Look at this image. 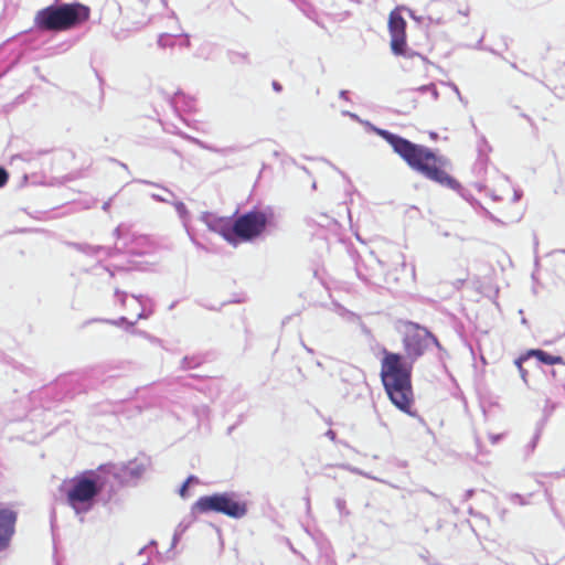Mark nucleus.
<instances>
[{
    "mask_svg": "<svg viewBox=\"0 0 565 565\" xmlns=\"http://www.w3.org/2000/svg\"><path fill=\"white\" fill-rule=\"evenodd\" d=\"M189 380H196V379H200L202 380V384L201 385H193L191 383H185L186 386H191V387H194L195 390L200 391V392H206L209 391L211 393L212 391V386L214 385V381H211L209 380L207 377H202L198 374H189L188 376Z\"/></svg>",
    "mask_w": 565,
    "mask_h": 565,
    "instance_id": "5701e85b",
    "label": "nucleus"
},
{
    "mask_svg": "<svg viewBox=\"0 0 565 565\" xmlns=\"http://www.w3.org/2000/svg\"><path fill=\"white\" fill-rule=\"evenodd\" d=\"M19 370H21L22 372H25L28 373V375H32L33 371L29 367H25L23 365H20V367H18Z\"/></svg>",
    "mask_w": 565,
    "mask_h": 565,
    "instance_id": "338daca9",
    "label": "nucleus"
},
{
    "mask_svg": "<svg viewBox=\"0 0 565 565\" xmlns=\"http://www.w3.org/2000/svg\"><path fill=\"white\" fill-rule=\"evenodd\" d=\"M102 252H104L107 257H115L116 255L119 254H127V244L125 243V241L119 242L117 239L114 246H104V248H102Z\"/></svg>",
    "mask_w": 565,
    "mask_h": 565,
    "instance_id": "4be33fe9",
    "label": "nucleus"
},
{
    "mask_svg": "<svg viewBox=\"0 0 565 565\" xmlns=\"http://www.w3.org/2000/svg\"><path fill=\"white\" fill-rule=\"evenodd\" d=\"M535 449H536V445L534 443L529 441V444L525 447L526 456H530L531 454H533Z\"/></svg>",
    "mask_w": 565,
    "mask_h": 565,
    "instance_id": "864d4df0",
    "label": "nucleus"
},
{
    "mask_svg": "<svg viewBox=\"0 0 565 565\" xmlns=\"http://www.w3.org/2000/svg\"><path fill=\"white\" fill-rule=\"evenodd\" d=\"M171 38L172 35L169 33H161L158 38V45L162 49L172 46Z\"/></svg>",
    "mask_w": 565,
    "mask_h": 565,
    "instance_id": "7c9ffc66",
    "label": "nucleus"
},
{
    "mask_svg": "<svg viewBox=\"0 0 565 565\" xmlns=\"http://www.w3.org/2000/svg\"><path fill=\"white\" fill-rule=\"evenodd\" d=\"M151 198H152V200H154L156 202H163V203H171V202H172V201H170L169 199H166V198H163L162 195L157 194V193H152V194H151Z\"/></svg>",
    "mask_w": 565,
    "mask_h": 565,
    "instance_id": "09e8293b",
    "label": "nucleus"
},
{
    "mask_svg": "<svg viewBox=\"0 0 565 565\" xmlns=\"http://www.w3.org/2000/svg\"><path fill=\"white\" fill-rule=\"evenodd\" d=\"M190 487L191 486L184 480L178 489V494L182 499H188L191 495Z\"/></svg>",
    "mask_w": 565,
    "mask_h": 565,
    "instance_id": "f704fd0d",
    "label": "nucleus"
},
{
    "mask_svg": "<svg viewBox=\"0 0 565 565\" xmlns=\"http://www.w3.org/2000/svg\"><path fill=\"white\" fill-rule=\"evenodd\" d=\"M114 295L115 297L117 298L118 302L120 303V306L122 308L126 307V303H127V298H128V292L119 289V288H115V291H114Z\"/></svg>",
    "mask_w": 565,
    "mask_h": 565,
    "instance_id": "72a5a7b5",
    "label": "nucleus"
},
{
    "mask_svg": "<svg viewBox=\"0 0 565 565\" xmlns=\"http://www.w3.org/2000/svg\"><path fill=\"white\" fill-rule=\"evenodd\" d=\"M100 472L99 477L105 481V486L98 490V502H102L103 505L109 504L118 491L125 486H119L117 481L113 479V476L108 473V471H102V465L95 470Z\"/></svg>",
    "mask_w": 565,
    "mask_h": 565,
    "instance_id": "f8f14e48",
    "label": "nucleus"
},
{
    "mask_svg": "<svg viewBox=\"0 0 565 565\" xmlns=\"http://www.w3.org/2000/svg\"><path fill=\"white\" fill-rule=\"evenodd\" d=\"M114 236L119 242L127 244V254L131 257L149 255L154 250V245L149 235L131 232L128 226L119 224L114 230Z\"/></svg>",
    "mask_w": 565,
    "mask_h": 565,
    "instance_id": "1a4fd4ad",
    "label": "nucleus"
},
{
    "mask_svg": "<svg viewBox=\"0 0 565 565\" xmlns=\"http://www.w3.org/2000/svg\"><path fill=\"white\" fill-rule=\"evenodd\" d=\"M388 31L391 35V49L395 55L406 54V21L399 12L394 9L388 17Z\"/></svg>",
    "mask_w": 565,
    "mask_h": 565,
    "instance_id": "9d476101",
    "label": "nucleus"
},
{
    "mask_svg": "<svg viewBox=\"0 0 565 565\" xmlns=\"http://www.w3.org/2000/svg\"><path fill=\"white\" fill-rule=\"evenodd\" d=\"M393 152L398 154L415 172L435 183L454 190L475 210L480 205L462 184L447 172L451 168V161L441 154L438 149L428 148L422 143H390Z\"/></svg>",
    "mask_w": 565,
    "mask_h": 565,
    "instance_id": "7ed1b4c3",
    "label": "nucleus"
},
{
    "mask_svg": "<svg viewBox=\"0 0 565 565\" xmlns=\"http://www.w3.org/2000/svg\"><path fill=\"white\" fill-rule=\"evenodd\" d=\"M150 465V458L143 456L142 458H134L119 463H103L102 471H108L119 486L137 487Z\"/></svg>",
    "mask_w": 565,
    "mask_h": 565,
    "instance_id": "6e6552de",
    "label": "nucleus"
},
{
    "mask_svg": "<svg viewBox=\"0 0 565 565\" xmlns=\"http://www.w3.org/2000/svg\"><path fill=\"white\" fill-rule=\"evenodd\" d=\"M345 372H353L354 374L358 375V376L353 375V377H359V379L363 374L360 369H356V367H353V366H350V365L347 367V370H342L341 374L343 375Z\"/></svg>",
    "mask_w": 565,
    "mask_h": 565,
    "instance_id": "37998d69",
    "label": "nucleus"
},
{
    "mask_svg": "<svg viewBox=\"0 0 565 565\" xmlns=\"http://www.w3.org/2000/svg\"><path fill=\"white\" fill-rule=\"evenodd\" d=\"M522 196H523V191L521 189H514L512 201L519 202L522 199Z\"/></svg>",
    "mask_w": 565,
    "mask_h": 565,
    "instance_id": "8fccbe9b",
    "label": "nucleus"
},
{
    "mask_svg": "<svg viewBox=\"0 0 565 565\" xmlns=\"http://www.w3.org/2000/svg\"><path fill=\"white\" fill-rule=\"evenodd\" d=\"M180 36L183 38L181 45L189 47L190 46V39L188 34H181Z\"/></svg>",
    "mask_w": 565,
    "mask_h": 565,
    "instance_id": "4d7b16f0",
    "label": "nucleus"
},
{
    "mask_svg": "<svg viewBox=\"0 0 565 565\" xmlns=\"http://www.w3.org/2000/svg\"><path fill=\"white\" fill-rule=\"evenodd\" d=\"M273 88L276 90V92H280L282 88H281V85L277 82H273Z\"/></svg>",
    "mask_w": 565,
    "mask_h": 565,
    "instance_id": "774afa93",
    "label": "nucleus"
},
{
    "mask_svg": "<svg viewBox=\"0 0 565 565\" xmlns=\"http://www.w3.org/2000/svg\"><path fill=\"white\" fill-rule=\"evenodd\" d=\"M473 186L479 191V192H482V191H486L487 190V185L482 182V181H477L473 183Z\"/></svg>",
    "mask_w": 565,
    "mask_h": 565,
    "instance_id": "5fc2aeb1",
    "label": "nucleus"
},
{
    "mask_svg": "<svg viewBox=\"0 0 565 565\" xmlns=\"http://www.w3.org/2000/svg\"><path fill=\"white\" fill-rule=\"evenodd\" d=\"M326 436H327L330 440L334 441V440H335V438H337V433H335L333 429H328V430H327V433H326Z\"/></svg>",
    "mask_w": 565,
    "mask_h": 565,
    "instance_id": "6e6d98bb",
    "label": "nucleus"
},
{
    "mask_svg": "<svg viewBox=\"0 0 565 565\" xmlns=\"http://www.w3.org/2000/svg\"><path fill=\"white\" fill-rule=\"evenodd\" d=\"M423 89H430L434 98L436 99L438 97V92L434 85L431 86H424Z\"/></svg>",
    "mask_w": 565,
    "mask_h": 565,
    "instance_id": "13d9d810",
    "label": "nucleus"
},
{
    "mask_svg": "<svg viewBox=\"0 0 565 565\" xmlns=\"http://www.w3.org/2000/svg\"><path fill=\"white\" fill-rule=\"evenodd\" d=\"M9 178H10V174H9L8 170L3 166H0V189L4 188L7 185Z\"/></svg>",
    "mask_w": 565,
    "mask_h": 565,
    "instance_id": "c9c22d12",
    "label": "nucleus"
},
{
    "mask_svg": "<svg viewBox=\"0 0 565 565\" xmlns=\"http://www.w3.org/2000/svg\"><path fill=\"white\" fill-rule=\"evenodd\" d=\"M543 428H544L543 423H536L534 435H533L532 439L530 440L531 443H534L536 446H537L539 440L541 438Z\"/></svg>",
    "mask_w": 565,
    "mask_h": 565,
    "instance_id": "e433bc0d",
    "label": "nucleus"
},
{
    "mask_svg": "<svg viewBox=\"0 0 565 565\" xmlns=\"http://www.w3.org/2000/svg\"><path fill=\"white\" fill-rule=\"evenodd\" d=\"M185 481L190 484V486H193V484H199L200 483V479L198 476L195 475H190L188 476V478L185 479Z\"/></svg>",
    "mask_w": 565,
    "mask_h": 565,
    "instance_id": "de8ad7c7",
    "label": "nucleus"
},
{
    "mask_svg": "<svg viewBox=\"0 0 565 565\" xmlns=\"http://www.w3.org/2000/svg\"><path fill=\"white\" fill-rule=\"evenodd\" d=\"M196 519V515H193L192 514V511L190 512V515L184 518L179 524L178 526L175 527L174 530V533H173V536H172V542H171V547H174L177 546V544L179 543V541L181 540L182 535L185 533V531L192 525V523L195 521Z\"/></svg>",
    "mask_w": 565,
    "mask_h": 565,
    "instance_id": "f3484780",
    "label": "nucleus"
},
{
    "mask_svg": "<svg viewBox=\"0 0 565 565\" xmlns=\"http://www.w3.org/2000/svg\"><path fill=\"white\" fill-rule=\"evenodd\" d=\"M511 500L514 502V503H518L520 505H525L527 504V501L525 500V498L519 493H514L512 494L511 497Z\"/></svg>",
    "mask_w": 565,
    "mask_h": 565,
    "instance_id": "79ce46f5",
    "label": "nucleus"
},
{
    "mask_svg": "<svg viewBox=\"0 0 565 565\" xmlns=\"http://www.w3.org/2000/svg\"><path fill=\"white\" fill-rule=\"evenodd\" d=\"M562 364L565 365V359L562 355L552 354L551 365Z\"/></svg>",
    "mask_w": 565,
    "mask_h": 565,
    "instance_id": "c03bdc74",
    "label": "nucleus"
},
{
    "mask_svg": "<svg viewBox=\"0 0 565 565\" xmlns=\"http://www.w3.org/2000/svg\"><path fill=\"white\" fill-rule=\"evenodd\" d=\"M99 475L100 472L89 469L60 484V493L76 515L88 513L98 503V490L105 486Z\"/></svg>",
    "mask_w": 565,
    "mask_h": 565,
    "instance_id": "39448f33",
    "label": "nucleus"
},
{
    "mask_svg": "<svg viewBox=\"0 0 565 565\" xmlns=\"http://www.w3.org/2000/svg\"><path fill=\"white\" fill-rule=\"evenodd\" d=\"M164 99L168 102L173 111H179L181 104L185 99V96L182 93H175L173 96L166 94Z\"/></svg>",
    "mask_w": 565,
    "mask_h": 565,
    "instance_id": "393cba45",
    "label": "nucleus"
},
{
    "mask_svg": "<svg viewBox=\"0 0 565 565\" xmlns=\"http://www.w3.org/2000/svg\"><path fill=\"white\" fill-rule=\"evenodd\" d=\"M430 344L440 348L437 337L426 327L413 321H406L403 338L406 355L390 352L383 348L380 376L392 404L401 412L417 418L418 423L429 434H433L426 420L413 409L414 394L412 386L413 365L424 355Z\"/></svg>",
    "mask_w": 565,
    "mask_h": 565,
    "instance_id": "f257e3e1",
    "label": "nucleus"
},
{
    "mask_svg": "<svg viewBox=\"0 0 565 565\" xmlns=\"http://www.w3.org/2000/svg\"><path fill=\"white\" fill-rule=\"evenodd\" d=\"M347 469H349L350 471L356 473V475H360V476H363L364 475V471H362L361 469L359 468H351L350 466H344Z\"/></svg>",
    "mask_w": 565,
    "mask_h": 565,
    "instance_id": "052dcab7",
    "label": "nucleus"
},
{
    "mask_svg": "<svg viewBox=\"0 0 565 565\" xmlns=\"http://www.w3.org/2000/svg\"><path fill=\"white\" fill-rule=\"evenodd\" d=\"M303 222L311 228H331L337 224V221L333 217L324 213H319L316 216H305Z\"/></svg>",
    "mask_w": 565,
    "mask_h": 565,
    "instance_id": "2eb2a0df",
    "label": "nucleus"
},
{
    "mask_svg": "<svg viewBox=\"0 0 565 565\" xmlns=\"http://www.w3.org/2000/svg\"><path fill=\"white\" fill-rule=\"evenodd\" d=\"M198 145L201 146L203 149H206V150H210V151H213V152H217V153H221L223 156H226L227 153H231V152L235 151L234 147L217 148L213 143H203V142H200Z\"/></svg>",
    "mask_w": 565,
    "mask_h": 565,
    "instance_id": "bb28decb",
    "label": "nucleus"
},
{
    "mask_svg": "<svg viewBox=\"0 0 565 565\" xmlns=\"http://www.w3.org/2000/svg\"><path fill=\"white\" fill-rule=\"evenodd\" d=\"M366 126L370 127V129H372V131H374L379 137L385 139L386 141H396V142L408 141L407 139L399 137L397 135L391 134L390 131H387L385 129L376 128L370 122H366Z\"/></svg>",
    "mask_w": 565,
    "mask_h": 565,
    "instance_id": "412c9836",
    "label": "nucleus"
},
{
    "mask_svg": "<svg viewBox=\"0 0 565 565\" xmlns=\"http://www.w3.org/2000/svg\"><path fill=\"white\" fill-rule=\"evenodd\" d=\"M92 322H104L116 327H121L128 332H136L135 324L137 321H130L128 318L121 316L117 319H92L87 321L86 323Z\"/></svg>",
    "mask_w": 565,
    "mask_h": 565,
    "instance_id": "dca6fc26",
    "label": "nucleus"
},
{
    "mask_svg": "<svg viewBox=\"0 0 565 565\" xmlns=\"http://www.w3.org/2000/svg\"><path fill=\"white\" fill-rule=\"evenodd\" d=\"M478 156L472 166V173L477 178H482L487 173L488 163H489V153L492 151V147L490 143H478Z\"/></svg>",
    "mask_w": 565,
    "mask_h": 565,
    "instance_id": "ddd939ff",
    "label": "nucleus"
},
{
    "mask_svg": "<svg viewBox=\"0 0 565 565\" xmlns=\"http://www.w3.org/2000/svg\"><path fill=\"white\" fill-rule=\"evenodd\" d=\"M476 493V490L475 489H468L466 490V492L463 493L462 495V501H468L470 500Z\"/></svg>",
    "mask_w": 565,
    "mask_h": 565,
    "instance_id": "603ef678",
    "label": "nucleus"
},
{
    "mask_svg": "<svg viewBox=\"0 0 565 565\" xmlns=\"http://www.w3.org/2000/svg\"><path fill=\"white\" fill-rule=\"evenodd\" d=\"M531 358L530 356H524V352L521 353L515 360H514V365L516 366L519 373H520V376L522 379V381L527 385V376H529V372L526 369H524L523 364L529 361Z\"/></svg>",
    "mask_w": 565,
    "mask_h": 565,
    "instance_id": "b1692460",
    "label": "nucleus"
},
{
    "mask_svg": "<svg viewBox=\"0 0 565 565\" xmlns=\"http://www.w3.org/2000/svg\"><path fill=\"white\" fill-rule=\"evenodd\" d=\"M85 391V385L74 374L62 375L54 382L42 387L39 393L42 405L50 408L52 403L72 399Z\"/></svg>",
    "mask_w": 565,
    "mask_h": 565,
    "instance_id": "0eeeda50",
    "label": "nucleus"
},
{
    "mask_svg": "<svg viewBox=\"0 0 565 565\" xmlns=\"http://www.w3.org/2000/svg\"><path fill=\"white\" fill-rule=\"evenodd\" d=\"M504 437V434H490L489 438L491 444L495 445L501 441Z\"/></svg>",
    "mask_w": 565,
    "mask_h": 565,
    "instance_id": "49530a36",
    "label": "nucleus"
},
{
    "mask_svg": "<svg viewBox=\"0 0 565 565\" xmlns=\"http://www.w3.org/2000/svg\"><path fill=\"white\" fill-rule=\"evenodd\" d=\"M191 511L193 515L214 512L239 520L247 514L248 503L235 491L214 492L200 497L191 505Z\"/></svg>",
    "mask_w": 565,
    "mask_h": 565,
    "instance_id": "423d86ee",
    "label": "nucleus"
},
{
    "mask_svg": "<svg viewBox=\"0 0 565 565\" xmlns=\"http://www.w3.org/2000/svg\"><path fill=\"white\" fill-rule=\"evenodd\" d=\"M437 349H438V360L440 362H444V360L446 358H448L449 354H448L447 350L441 344H440V348H437Z\"/></svg>",
    "mask_w": 565,
    "mask_h": 565,
    "instance_id": "a18cd8bd",
    "label": "nucleus"
},
{
    "mask_svg": "<svg viewBox=\"0 0 565 565\" xmlns=\"http://www.w3.org/2000/svg\"><path fill=\"white\" fill-rule=\"evenodd\" d=\"M33 153L31 152H22V153H18V154H14L11 157V160H15V159H21L23 161H31L33 160Z\"/></svg>",
    "mask_w": 565,
    "mask_h": 565,
    "instance_id": "a19ab883",
    "label": "nucleus"
},
{
    "mask_svg": "<svg viewBox=\"0 0 565 565\" xmlns=\"http://www.w3.org/2000/svg\"><path fill=\"white\" fill-rule=\"evenodd\" d=\"M150 265L151 264L148 262H139V260L129 258L127 260L126 265H118V264L111 265V266L104 265L103 268L107 273H109L110 277H114L115 273L148 271V270H150Z\"/></svg>",
    "mask_w": 565,
    "mask_h": 565,
    "instance_id": "4468645a",
    "label": "nucleus"
},
{
    "mask_svg": "<svg viewBox=\"0 0 565 565\" xmlns=\"http://www.w3.org/2000/svg\"><path fill=\"white\" fill-rule=\"evenodd\" d=\"M199 220L209 231L221 235L228 244L237 247L242 243H255L264 239L277 227L275 210L271 205H254L250 210L230 216H220L213 212H202Z\"/></svg>",
    "mask_w": 565,
    "mask_h": 565,
    "instance_id": "f03ea898",
    "label": "nucleus"
},
{
    "mask_svg": "<svg viewBox=\"0 0 565 565\" xmlns=\"http://www.w3.org/2000/svg\"><path fill=\"white\" fill-rule=\"evenodd\" d=\"M479 214H481L483 217L488 218V220H492L494 217V214L491 213L487 207H484L481 203L480 205H478L477 210H476Z\"/></svg>",
    "mask_w": 565,
    "mask_h": 565,
    "instance_id": "58836bf2",
    "label": "nucleus"
},
{
    "mask_svg": "<svg viewBox=\"0 0 565 565\" xmlns=\"http://www.w3.org/2000/svg\"><path fill=\"white\" fill-rule=\"evenodd\" d=\"M18 512L0 505V553L6 552L12 542L15 533Z\"/></svg>",
    "mask_w": 565,
    "mask_h": 565,
    "instance_id": "9b49d317",
    "label": "nucleus"
},
{
    "mask_svg": "<svg viewBox=\"0 0 565 565\" xmlns=\"http://www.w3.org/2000/svg\"><path fill=\"white\" fill-rule=\"evenodd\" d=\"M201 364V360L195 356H184L181 361V366L184 370H191L198 367Z\"/></svg>",
    "mask_w": 565,
    "mask_h": 565,
    "instance_id": "cd10ccee",
    "label": "nucleus"
},
{
    "mask_svg": "<svg viewBox=\"0 0 565 565\" xmlns=\"http://www.w3.org/2000/svg\"><path fill=\"white\" fill-rule=\"evenodd\" d=\"M492 223L499 225V226H504L505 225V222H503L501 218L497 217L494 215V217L491 220Z\"/></svg>",
    "mask_w": 565,
    "mask_h": 565,
    "instance_id": "680f3d73",
    "label": "nucleus"
},
{
    "mask_svg": "<svg viewBox=\"0 0 565 565\" xmlns=\"http://www.w3.org/2000/svg\"><path fill=\"white\" fill-rule=\"evenodd\" d=\"M489 195L494 202H499L502 200L501 196L495 194L493 191L489 192Z\"/></svg>",
    "mask_w": 565,
    "mask_h": 565,
    "instance_id": "0e129e2a",
    "label": "nucleus"
},
{
    "mask_svg": "<svg viewBox=\"0 0 565 565\" xmlns=\"http://www.w3.org/2000/svg\"><path fill=\"white\" fill-rule=\"evenodd\" d=\"M135 333H138V334H140V335L145 337L146 339H154V337H153V335H151L150 333H148V332H146V331L138 330V329H136V332H135Z\"/></svg>",
    "mask_w": 565,
    "mask_h": 565,
    "instance_id": "bf43d9fd",
    "label": "nucleus"
},
{
    "mask_svg": "<svg viewBox=\"0 0 565 565\" xmlns=\"http://www.w3.org/2000/svg\"><path fill=\"white\" fill-rule=\"evenodd\" d=\"M524 356L536 359L537 364L551 365L552 353L543 349H529L524 352Z\"/></svg>",
    "mask_w": 565,
    "mask_h": 565,
    "instance_id": "a211bd4d",
    "label": "nucleus"
},
{
    "mask_svg": "<svg viewBox=\"0 0 565 565\" xmlns=\"http://www.w3.org/2000/svg\"><path fill=\"white\" fill-rule=\"evenodd\" d=\"M130 296L138 302L139 306L142 305V303H149L151 306H154V300L151 297L147 296V295L131 294Z\"/></svg>",
    "mask_w": 565,
    "mask_h": 565,
    "instance_id": "473e14b6",
    "label": "nucleus"
},
{
    "mask_svg": "<svg viewBox=\"0 0 565 565\" xmlns=\"http://www.w3.org/2000/svg\"><path fill=\"white\" fill-rule=\"evenodd\" d=\"M437 233L443 236V237H451V236H455L456 238H458L459 241H465L466 238L458 235V234H452L451 232L449 231H445L443 230L440 226L437 227Z\"/></svg>",
    "mask_w": 565,
    "mask_h": 565,
    "instance_id": "ea45409f",
    "label": "nucleus"
},
{
    "mask_svg": "<svg viewBox=\"0 0 565 565\" xmlns=\"http://www.w3.org/2000/svg\"><path fill=\"white\" fill-rule=\"evenodd\" d=\"M185 231L190 241L196 248L210 252V249L196 238L195 232L191 226L186 227Z\"/></svg>",
    "mask_w": 565,
    "mask_h": 565,
    "instance_id": "c85d7f7f",
    "label": "nucleus"
},
{
    "mask_svg": "<svg viewBox=\"0 0 565 565\" xmlns=\"http://www.w3.org/2000/svg\"><path fill=\"white\" fill-rule=\"evenodd\" d=\"M170 204H172L174 206L175 212H177L178 216L180 217L184 228L191 226L190 225L191 215H190V211L188 210L186 205L182 201H179V200H174Z\"/></svg>",
    "mask_w": 565,
    "mask_h": 565,
    "instance_id": "6ab92c4d",
    "label": "nucleus"
},
{
    "mask_svg": "<svg viewBox=\"0 0 565 565\" xmlns=\"http://www.w3.org/2000/svg\"><path fill=\"white\" fill-rule=\"evenodd\" d=\"M70 245L74 247L76 250L88 256H95L99 252H102V248H104L103 245H90L87 243H71Z\"/></svg>",
    "mask_w": 565,
    "mask_h": 565,
    "instance_id": "aec40b11",
    "label": "nucleus"
},
{
    "mask_svg": "<svg viewBox=\"0 0 565 565\" xmlns=\"http://www.w3.org/2000/svg\"><path fill=\"white\" fill-rule=\"evenodd\" d=\"M557 405L558 404L556 402H553L551 398H546L545 405L543 408V417L537 423H543V425L545 426L548 418L552 416L554 411L557 408Z\"/></svg>",
    "mask_w": 565,
    "mask_h": 565,
    "instance_id": "a878e982",
    "label": "nucleus"
},
{
    "mask_svg": "<svg viewBox=\"0 0 565 565\" xmlns=\"http://www.w3.org/2000/svg\"><path fill=\"white\" fill-rule=\"evenodd\" d=\"M342 115H344V116H349V117H351V118H352V119H354V120H360V118H359L355 114H352V113L347 111V110H345V111H342Z\"/></svg>",
    "mask_w": 565,
    "mask_h": 565,
    "instance_id": "69168bd1",
    "label": "nucleus"
},
{
    "mask_svg": "<svg viewBox=\"0 0 565 565\" xmlns=\"http://www.w3.org/2000/svg\"><path fill=\"white\" fill-rule=\"evenodd\" d=\"M428 20H429V22H430V23H434V24H436V25H440V24H443V23H444L443 18H440V17H434L433 14H429V15H428Z\"/></svg>",
    "mask_w": 565,
    "mask_h": 565,
    "instance_id": "3c124183",
    "label": "nucleus"
},
{
    "mask_svg": "<svg viewBox=\"0 0 565 565\" xmlns=\"http://www.w3.org/2000/svg\"><path fill=\"white\" fill-rule=\"evenodd\" d=\"M286 542L290 548V551L294 553V554H300L299 551L297 548H295V546L292 545V543L290 542L289 539H286Z\"/></svg>",
    "mask_w": 565,
    "mask_h": 565,
    "instance_id": "e2e57ef3",
    "label": "nucleus"
},
{
    "mask_svg": "<svg viewBox=\"0 0 565 565\" xmlns=\"http://www.w3.org/2000/svg\"><path fill=\"white\" fill-rule=\"evenodd\" d=\"M89 17L90 8L86 4L55 0L35 13L34 25L40 31L64 32L82 25Z\"/></svg>",
    "mask_w": 565,
    "mask_h": 565,
    "instance_id": "20e7f679",
    "label": "nucleus"
},
{
    "mask_svg": "<svg viewBox=\"0 0 565 565\" xmlns=\"http://www.w3.org/2000/svg\"><path fill=\"white\" fill-rule=\"evenodd\" d=\"M140 308L141 311L137 315V320L148 319L154 312V306H151L149 303H142L140 305Z\"/></svg>",
    "mask_w": 565,
    "mask_h": 565,
    "instance_id": "c756f323",
    "label": "nucleus"
},
{
    "mask_svg": "<svg viewBox=\"0 0 565 565\" xmlns=\"http://www.w3.org/2000/svg\"><path fill=\"white\" fill-rule=\"evenodd\" d=\"M544 492H545L546 500H547V501H548V503H550V507H551V510H552L553 514H554L557 519H561V515H559V513H558V511H557V509H556V507H555V504H554V502H553V498H552V494L550 493L548 489H545V490H544Z\"/></svg>",
    "mask_w": 565,
    "mask_h": 565,
    "instance_id": "4c0bfd02",
    "label": "nucleus"
},
{
    "mask_svg": "<svg viewBox=\"0 0 565 565\" xmlns=\"http://www.w3.org/2000/svg\"><path fill=\"white\" fill-rule=\"evenodd\" d=\"M335 507L340 513L341 516H347L350 514V511L347 509V502L342 498L335 499Z\"/></svg>",
    "mask_w": 565,
    "mask_h": 565,
    "instance_id": "2f4dec72",
    "label": "nucleus"
}]
</instances>
